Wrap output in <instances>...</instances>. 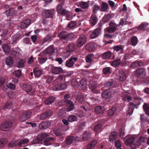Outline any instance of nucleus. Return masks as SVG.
Returning a JSON list of instances; mask_svg holds the SVG:
<instances>
[{
  "instance_id": "nucleus-1",
  "label": "nucleus",
  "mask_w": 149,
  "mask_h": 149,
  "mask_svg": "<svg viewBox=\"0 0 149 149\" xmlns=\"http://www.w3.org/2000/svg\"><path fill=\"white\" fill-rule=\"evenodd\" d=\"M142 101H138L136 104H134L132 102H130L128 105V109L126 112L127 116H130L132 114L134 108L137 109L138 106L140 104Z\"/></svg>"
},
{
  "instance_id": "nucleus-2",
  "label": "nucleus",
  "mask_w": 149,
  "mask_h": 149,
  "mask_svg": "<svg viewBox=\"0 0 149 149\" xmlns=\"http://www.w3.org/2000/svg\"><path fill=\"white\" fill-rule=\"evenodd\" d=\"M86 37L84 35H79L76 42V46L79 47H81L86 42Z\"/></svg>"
},
{
  "instance_id": "nucleus-3",
  "label": "nucleus",
  "mask_w": 149,
  "mask_h": 149,
  "mask_svg": "<svg viewBox=\"0 0 149 149\" xmlns=\"http://www.w3.org/2000/svg\"><path fill=\"white\" fill-rule=\"evenodd\" d=\"M57 10L58 13H61L63 15H65L66 14V17L68 20H69L71 18V16L69 14L67 13L65 10H64L60 4H59L57 8Z\"/></svg>"
},
{
  "instance_id": "nucleus-4",
  "label": "nucleus",
  "mask_w": 149,
  "mask_h": 149,
  "mask_svg": "<svg viewBox=\"0 0 149 149\" xmlns=\"http://www.w3.org/2000/svg\"><path fill=\"white\" fill-rule=\"evenodd\" d=\"M117 78L120 81H125L126 79L125 71L124 70L118 71L117 74Z\"/></svg>"
},
{
  "instance_id": "nucleus-5",
  "label": "nucleus",
  "mask_w": 149,
  "mask_h": 149,
  "mask_svg": "<svg viewBox=\"0 0 149 149\" xmlns=\"http://www.w3.org/2000/svg\"><path fill=\"white\" fill-rule=\"evenodd\" d=\"M136 73L138 77L140 79H143L146 76V70L142 68H138L136 70Z\"/></svg>"
},
{
  "instance_id": "nucleus-6",
  "label": "nucleus",
  "mask_w": 149,
  "mask_h": 149,
  "mask_svg": "<svg viewBox=\"0 0 149 149\" xmlns=\"http://www.w3.org/2000/svg\"><path fill=\"white\" fill-rule=\"evenodd\" d=\"M79 85L80 87L82 89H85L87 88V84L86 79H83L80 81L79 82L75 79V86H79Z\"/></svg>"
},
{
  "instance_id": "nucleus-7",
  "label": "nucleus",
  "mask_w": 149,
  "mask_h": 149,
  "mask_svg": "<svg viewBox=\"0 0 149 149\" xmlns=\"http://www.w3.org/2000/svg\"><path fill=\"white\" fill-rule=\"evenodd\" d=\"M118 26V25L111 22L109 23V26L107 28L106 30L108 33H113L116 30Z\"/></svg>"
},
{
  "instance_id": "nucleus-8",
  "label": "nucleus",
  "mask_w": 149,
  "mask_h": 149,
  "mask_svg": "<svg viewBox=\"0 0 149 149\" xmlns=\"http://www.w3.org/2000/svg\"><path fill=\"white\" fill-rule=\"evenodd\" d=\"M113 92L112 89H108L104 91L102 94V97L105 99H109L112 96Z\"/></svg>"
},
{
  "instance_id": "nucleus-9",
  "label": "nucleus",
  "mask_w": 149,
  "mask_h": 149,
  "mask_svg": "<svg viewBox=\"0 0 149 149\" xmlns=\"http://www.w3.org/2000/svg\"><path fill=\"white\" fill-rule=\"evenodd\" d=\"M49 68L52 70V73L54 74H60L63 72V70L60 67H54L53 65H49Z\"/></svg>"
},
{
  "instance_id": "nucleus-10",
  "label": "nucleus",
  "mask_w": 149,
  "mask_h": 149,
  "mask_svg": "<svg viewBox=\"0 0 149 149\" xmlns=\"http://www.w3.org/2000/svg\"><path fill=\"white\" fill-rule=\"evenodd\" d=\"M12 126V123L10 122H7L3 123L0 127L2 131H7Z\"/></svg>"
},
{
  "instance_id": "nucleus-11",
  "label": "nucleus",
  "mask_w": 149,
  "mask_h": 149,
  "mask_svg": "<svg viewBox=\"0 0 149 149\" xmlns=\"http://www.w3.org/2000/svg\"><path fill=\"white\" fill-rule=\"evenodd\" d=\"M54 52V47L53 45H51L48 47L46 50L42 52L40 55L42 56L43 54H52Z\"/></svg>"
},
{
  "instance_id": "nucleus-12",
  "label": "nucleus",
  "mask_w": 149,
  "mask_h": 149,
  "mask_svg": "<svg viewBox=\"0 0 149 149\" xmlns=\"http://www.w3.org/2000/svg\"><path fill=\"white\" fill-rule=\"evenodd\" d=\"M101 27L97 28L90 35V37L91 38H95L99 36L101 33Z\"/></svg>"
},
{
  "instance_id": "nucleus-13",
  "label": "nucleus",
  "mask_w": 149,
  "mask_h": 149,
  "mask_svg": "<svg viewBox=\"0 0 149 149\" xmlns=\"http://www.w3.org/2000/svg\"><path fill=\"white\" fill-rule=\"evenodd\" d=\"M98 19L95 14L92 13L90 19V23L91 25L93 26L95 25L97 23Z\"/></svg>"
},
{
  "instance_id": "nucleus-14",
  "label": "nucleus",
  "mask_w": 149,
  "mask_h": 149,
  "mask_svg": "<svg viewBox=\"0 0 149 149\" xmlns=\"http://www.w3.org/2000/svg\"><path fill=\"white\" fill-rule=\"evenodd\" d=\"M89 88L95 93L98 94L100 93V91L97 89V83L95 82H93L89 85Z\"/></svg>"
},
{
  "instance_id": "nucleus-15",
  "label": "nucleus",
  "mask_w": 149,
  "mask_h": 149,
  "mask_svg": "<svg viewBox=\"0 0 149 149\" xmlns=\"http://www.w3.org/2000/svg\"><path fill=\"white\" fill-rule=\"evenodd\" d=\"M67 85L64 83L55 85L53 87V90L57 91L61 90H63L66 87Z\"/></svg>"
},
{
  "instance_id": "nucleus-16",
  "label": "nucleus",
  "mask_w": 149,
  "mask_h": 149,
  "mask_svg": "<svg viewBox=\"0 0 149 149\" xmlns=\"http://www.w3.org/2000/svg\"><path fill=\"white\" fill-rule=\"evenodd\" d=\"M30 113L29 112H25L22 114L20 116V120L24 121L28 119L30 117Z\"/></svg>"
},
{
  "instance_id": "nucleus-17",
  "label": "nucleus",
  "mask_w": 149,
  "mask_h": 149,
  "mask_svg": "<svg viewBox=\"0 0 149 149\" xmlns=\"http://www.w3.org/2000/svg\"><path fill=\"white\" fill-rule=\"evenodd\" d=\"M144 64L143 63L142 61H136L132 63L131 67L132 68H135L137 67L143 66Z\"/></svg>"
},
{
  "instance_id": "nucleus-18",
  "label": "nucleus",
  "mask_w": 149,
  "mask_h": 149,
  "mask_svg": "<svg viewBox=\"0 0 149 149\" xmlns=\"http://www.w3.org/2000/svg\"><path fill=\"white\" fill-rule=\"evenodd\" d=\"M24 90L28 94H29L30 95L32 94L33 91L32 89V87L30 84H25L24 85Z\"/></svg>"
},
{
  "instance_id": "nucleus-19",
  "label": "nucleus",
  "mask_w": 149,
  "mask_h": 149,
  "mask_svg": "<svg viewBox=\"0 0 149 149\" xmlns=\"http://www.w3.org/2000/svg\"><path fill=\"white\" fill-rule=\"evenodd\" d=\"M51 123L49 121H46L42 122L40 125L39 127L41 129H45L49 127L51 125Z\"/></svg>"
},
{
  "instance_id": "nucleus-20",
  "label": "nucleus",
  "mask_w": 149,
  "mask_h": 149,
  "mask_svg": "<svg viewBox=\"0 0 149 149\" xmlns=\"http://www.w3.org/2000/svg\"><path fill=\"white\" fill-rule=\"evenodd\" d=\"M121 97L122 99L125 101L129 102L132 99V97L129 96V94L127 92L123 93L122 94Z\"/></svg>"
},
{
  "instance_id": "nucleus-21",
  "label": "nucleus",
  "mask_w": 149,
  "mask_h": 149,
  "mask_svg": "<svg viewBox=\"0 0 149 149\" xmlns=\"http://www.w3.org/2000/svg\"><path fill=\"white\" fill-rule=\"evenodd\" d=\"M112 53L110 51L105 52L101 54V58L104 59H110Z\"/></svg>"
},
{
  "instance_id": "nucleus-22",
  "label": "nucleus",
  "mask_w": 149,
  "mask_h": 149,
  "mask_svg": "<svg viewBox=\"0 0 149 149\" xmlns=\"http://www.w3.org/2000/svg\"><path fill=\"white\" fill-rule=\"evenodd\" d=\"M43 15L46 18L52 17L53 15V12L49 10H46L43 12Z\"/></svg>"
},
{
  "instance_id": "nucleus-23",
  "label": "nucleus",
  "mask_w": 149,
  "mask_h": 149,
  "mask_svg": "<svg viewBox=\"0 0 149 149\" xmlns=\"http://www.w3.org/2000/svg\"><path fill=\"white\" fill-rule=\"evenodd\" d=\"M95 111L97 114H101L103 113L105 109L104 107L99 106L95 107Z\"/></svg>"
},
{
  "instance_id": "nucleus-24",
  "label": "nucleus",
  "mask_w": 149,
  "mask_h": 149,
  "mask_svg": "<svg viewBox=\"0 0 149 149\" xmlns=\"http://www.w3.org/2000/svg\"><path fill=\"white\" fill-rule=\"evenodd\" d=\"M102 124L98 123L95 125L93 129V130L96 133H98V132H100L102 130Z\"/></svg>"
},
{
  "instance_id": "nucleus-25",
  "label": "nucleus",
  "mask_w": 149,
  "mask_h": 149,
  "mask_svg": "<svg viewBox=\"0 0 149 149\" xmlns=\"http://www.w3.org/2000/svg\"><path fill=\"white\" fill-rule=\"evenodd\" d=\"M103 73L104 75H108L112 73V68L110 67H107L103 68L102 70Z\"/></svg>"
},
{
  "instance_id": "nucleus-26",
  "label": "nucleus",
  "mask_w": 149,
  "mask_h": 149,
  "mask_svg": "<svg viewBox=\"0 0 149 149\" xmlns=\"http://www.w3.org/2000/svg\"><path fill=\"white\" fill-rule=\"evenodd\" d=\"M117 136V133L115 132H112L109 136V141L110 142H113L114 140L116 139Z\"/></svg>"
},
{
  "instance_id": "nucleus-27",
  "label": "nucleus",
  "mask_w": 149,
  "mask_h": 149,
  "mask_svg": "<svg viewBox=\"0 0 149 149\" xmlns=\"http://www.w3.org/2000/svg\"><path fill=\"white\" fill-rule=\"evenodd\" d=\"M54 138L51 136L45 139L44 141V143L45 146H49L52 144V141Z\"/></svg>"
},
{
  "instance_id": "nucleus-28",
  "label": "nucleus",
  "mask_w": 149,
  "mask_h": 149,
  "mask_svg": "<svg viewBox=\"0 0 149 149\" xmlns=\"http://www.w3.org/2000/svg\"><path fill=\"white\" fill-rule=\"evenodd\" d=\"M84 110H80L77 113H75V121L79 119L81 117L84 115V113L82 111Z\"/></svg>"
},
{
  "instance_id": "nucleus-29",
  "label": "nucleus",
  "mask_w": 149,
  "mask_h": 149,
  "mask_svg": "<svg viewBox=\"0 0 149 149\" xmlns=\"http://www.w3.org/2000/svg\"><path fill=\"white\" fill-rule=\"evenodd\" d=\"M55 97L53 96L49 97L45 100V103L46 104H49L53 102L55 100Z\"/></svg>"
},
{
  "instance_id": "nucleus-30",
  "label": "nucleus",
  "mask_w": 149,
  "mask_h": 149,
  "mask_svg": "<svg viewBox=\"0 0 149 149\" xmlns=\"http://www.w3.org/2000/svg\"><path fill=\"white\" fill-rule=\"evenodd\" d=\"M97 141L95 140H93L90 142L87 146V149H91L94 147L96 144Z\"/></svg>"
},
{
  "instance_id": "nucleus-31",
  "label": "nucleus",
  "mask_w": 149,
  "mask_h": 149,
  "mask_svg": "<svg viewBox=\"0 0 149 149\" xmlns=\"http://www.w3.org/2000/svg\"><path fill=\"white\" fill-rule=\"evenodd\" d=\"M49 135V134L46 133L40 134L38 136L37 139L40 141H42L45 138Z\"/></svg>"
},
{
  "instance_id": "nucleus-32",
  "label": "nucleus",
  "mask_w": 149,
  "mask_h": 149,
  "mask_svg": "<svg viewBox=\"0 0 149 149\" xmlns=\"http://www.w3.org/2000/svg\"><path fill=\"white\" fill-rule=\"evenodd\" d=\"M94 58V55L93 54H88L86 58V61L88 63H91L93 61Z\"/></svg>"
},
{
  "instance_id": "nucleus-33",
  "label": "nucleus",
  "mask_w": 149,
  "mask_h": 149,
  "mask_svg": "<svg viewBox=\"0 0 149 149\" xmlns=\"http://www.w3.org/2000/svg\"><path fill=\"white\" fill-rule=\"evenodd\" d=\"M148 25V24L143 22L136 28L139 31L143 30L147 27Z\"/></svg>"
},
{
  "instance_id": "nucleus-34",
  "label": "nucleus",
  "mask_w": 149,
  "mask_h": 149,
  "mask_svg": "<svg viewBox=\"0 0 149 149\" xmlns=\"http://www.w3.org/2000/svg\"><path fill=\"white\" fill-rule=\"evenodd\" d=\"M66 102L68 104V106L67 109V111H70L73 109V104L71 101L69 100H66Z\"/></svg>"
},
{
  "instance_id": "nucleus-35",
  "label": "nucleus",
  "mask_w": 149,
  "mask_h": 149,
  "mask_svg": "<svg viewBox=\"0 0 149 149\" xmlns=\"http://www.w3.org/2000/svg\"><path fill=\"white\" fill-rule=\"evenodd\" d=\"M75 5H76L78 6H80L83 9L86 8L88 6V3L86 2H80L78 3H75Z\"/></svg>"
},
{
  "instance_id": "nucleus-36",
  "label": "nucleus",
  "mask_w": 149,
  "mask_h": 149,
  "mask_svg": "<svg viewBox=\"0 0 149 149\" xmlns=\"http://www.w3.org/2000/svg\"><path fill=\"white\" fill-rule=\"evenodd\" d=\"M120 60L119 59H117L112 61L111 63V65L114 67H117L120 65Z\"/></svg>"
},
{
  "instance_id": "nucleus-37",
  "label": "nucleus",
  "mask_w": 149,
  "mask_h": 149,
  "mask_svg": "<svg viewBox=\"0 0 149 149\" xmlns=\"http://www.w3.org/2000/svg\"><path fill=\"white\" fill-rule=\"evenodd\" d=\"M143 108L146 113L148 116H149V104L146 103H144L143 105Z\"/></svg>"
},
{
  "instance_id": "nucleus-38",
  "label": "nucleus",
  "mask_w": 149,
  "mask_h": 149,
  "mask_svg": "<svg viewBox=\"0 0 149 149\" xmlns=\"http://www.w3.org/2000/svg\"><path fill=\"white\" fill-rule=\"evenodd\" d=\"M74 58L72 57L66 63V65L68 67H71L74 64Z\"/></svg>"
},
{
  "instance_id": "nucleus-39",
  "label": "nucleus",
  "mask_w": 149,
  "mask_h": 149,
  "mask_svg": "<svg viewBox=\"0 0 149 149\" xmlns=\"http://www.w3.org/2000/svg\"><path fill=\"white\" fill-rule=\"evenodd\" d=\"M131 45L133 46H135L138 43V38L136 36H132L131 38Z\"/></svg>"
},
{
  "instance_id": "nucleus-40",
  "label": "nucleus",
  "mask_w": 149,
  "mask_h": 149,
  "mask_svg": "<svg viewBox=\"0 0 149 149\" xmlns=\"http://www.w3.org/2000/svg\"><path fill=\"white\" fill-rule=\"evenodd\" d=\"M33 72L36 77H38L42 74V71L38 68H35L33 70Z\"/></svg>"
},
{
  "instance_id": "nucleus-41",
  "label": "nucleus",
  "mask_w": 149,
  "mask_h": 149,
  "mask_svg": "<svg viewBox=\"0 0 149 149\" xmlns=\"http://www.w3.org/2000/svg\"><path fill=\"white\" fill-rule=\"evenodd\" d=\"M69 35L68 33L65 31H63L60 33L58 35V36L60 38L63 39H66L68 38Z\"/></svg>"
},
{
  "instance_id": "nucleus-42",
  "label": "nucleus",
  "mask_w": 149,
  "mask_h": 149,
  "mask_svg": "<svg viewBox=\"0 0 149 149\" xmlns=\"http://www.w3.org/2000/svg\"><path fill=\"white\" fill-rule=\"evenodd\" d=\"M43 54L42 56H40V54L39 55V57H38V61L39 63L42 64L44 63L47 60V58L44 57V55Z\"/></svg>"
},
{
  "instance_id": "nucleus-43",
  "label": "nucleus",
  "mask_w": 149,
  "mask_h": 149,
  "mask_svg": "<svg viewBox=\"0 0 149 149\" xmlns=\"http://www.w3.org/2000/svg\"><path fill=\"white\" fill-rule=\"evenodd\" d=\"M91 137V134L89 132L85 131L83 133L82 136V139L84 141L87 140Z\"/></svg>"
},
{
  "instance_id": "nucleus-44",
  "label": "nucleus",
  "mask_w": 149,
  "mask_h": 149,
  "mask_svg": "<svg viewBox=\"0 0 149 149\" xmlns=\"http://www.w3.org/2000/svg\"><path fill=\"white\" fill-rule=\"evenodd\" d=\"M76 100L79 103H82L84 101V97L83 94L81 93H78Z\"/></svg>"
},
{
  "instance_id": "nucleus-45",
  "label": "nucleus",
  "mask_w": 149,
  "mask_h": 149,
  "mask_svg": "<svg viewBox=\"0 0 149 149\" xmlns=\"http://www.w3.org/2000/svg\"><path fill=\"white\" fill-rule=\"evenodd\" d=\"M129 64V62L128 61H127L123 58L120 60V66L121 67H125L127 66Z\"/></svg>"
},
{
  "instance_id": "nucleus-46",
  "label": "nucleus",
  "mask_w": 149,
  "mask_h": 149,
  "mask_svg": "<svg viewBox=\"0 0 149 149\" xmlns=\"http://www.w3.org/2000/svg\"><path fill=\"white\" fill-rule=\"evenodd\" d=\"M6 65H12L13 63V60L12 58L10 56L8 57L6 60Z\"/></svg>"
},
{
  "instance_id": "nucleus-47",
  "label": "nucleus",
  "mask_w": 149,
  "mask_h": 149,
  "mask_svg": "<svg viewBox=\"0 0 149 149\" xmlns=\"http://www.w3.org/2000/svg\"><path fill=\"white\" fill-rule=\"evenodd\" d=\"M108 8V5L105 2H103L101 6V11L103 12H106L107 11V9Z\"/></svg>"
},
{
  "instance_id": "nucleus-48",
  "label": "nucleus",
  "mask_w": 149,
  "mask_h": 149,
  "mask_svg": "<svg viewBox=\"0 0 149 149\" xmlns=\"http://www.w3.org/2000/svg\"><path fill=\"white\" fill-rule=\"evenodd\" d=\"M111 18V15L110 14H108L104 16L102 21L104 23H106L109 21Z\"/></svg>"
},
{
  "instance_id": "nucleus-49",
  "label": "nucleus",
  "mask_w": 149,
  "mask_h": 149,
  "mask_svg": "<svg viewBox=\"0 0 149 149\" xmlns=\"http://www.w3.org/2000/svg\"><path fill=\"white\" fill-rule=\"evenodd\" d=\"M116 111V109L114 107L112 108L107 111V114L109 116H111L114 114Z\"/></svg>"
},
{
  "instance_id": "nucleus-50",
  "label": "nucleus",
  "mask_w": 149,
  "mask_h": 149,
  "mask_svg": "<svg viewBox=\"0 0 149 149\" xmlns=\"http://www.w3.org/2000/svg\"><path fill=\"white\" fill-rule=\"evenodd\" d=\"M113 48L114 51H116L117 52H121L123 50L122 46L120 45L114 46Z\"/></svg>"
},
{
  "instance_id": "nucleus-51",
  "label": "nucleus",
  "mask_w": 149,
  "mask_h": 149,
  "mask_svg": "<svg viewBox=\"0 0 149 149\" xmlns=\"http://www.w3.org/2000/svg\"><path fill=\"white\" fill-rule=\"evenodd\" d=\"M86 48L89 51H93L95 49V47L92 43H90L87 44Z\"/></svg>"
},
{
  "instance_id": "nucleus-52",
  "label": "nucleus",
  "mask_w": 149,
  "mask_h": 149,
  "mask_svg": "<svg viewBox=\"0 0 149 149\" xmlns=\"http://www.w3.org/2000/svg\"><path fill=\"white\" fill-rule=\"evenodd\" d=\"M2 48L3 51L6 53H8L10 49V48L7 44H4L2 46Z\"/></svg>"
},
{
  "instance_id": "nucleus-53",
  "label": "nucleus",
  "mask_w": 149,
  "mask_h": 149,
  "mask_svg": "<svg viewBox=\"0 0 149 149\" xmlns=\"http://www.w3.org/2000/svg\"><path fill=\"white\" fill-rule=\"evenodd\" d=\"M74 137L73 136H68L66 139L65 143L68 145H70L73 141Z\"/></svg>"
},
{
  "instance_id": "nucleus-54",
  "label": "nucleus",
  "mask_w": 149,
  "mask_h": 149,
  "mask_svg": "<svg viewBox=\"0 0 149 149\" xmlns=\"http://www.w3.org/2000/svg\"><path fill=\"white\" fill-rule=\"evenodd\" d=\"M134 140L135 138L134 137L130 138L126 140L125 143L127 145H132Z\"/></svg>"
},
{
  "instance_id": "nucleus-55",
  "label": "nucleus",
  "mask_w": 149,
  "mask_h": 149,
  "mask_svg": "<svg viewBox=\"0 0 149 149\" xmlns=\"http://www.w3.org/2000/svg\"><path fill=\"white\" fill-rule=\"evenodd\" d=\"M16 50L14 49H10L11 53L13 55L15 56H17L18 54V51L19 50V49L18 48H17L15 49Z\"/></svg>"
},
{
  "instance_id": "nucleus-56",
  "label": "nucleus",
  "mask_w": 149,
  "mask_h": 149,
  "mask_svg": "<svg viewBox=\"0 0 149 149\" xmlns=\"http://www.w3.org/2000/svg\"><path fill=\"white\" fill-rule=\"evenodd\" d=\"M113 82V81H107L105 84L104 86L107 87H111V88L114 87Z\"/></svg>"
},
{
  "instance_id": "nucleus-57",
  "label": "nucleus",
  "mask_w": 149,
  "mask_h": 149,
  "mask_svg": "<svg viewBox=\"0 0 149 149\" xmlns=\"http://www.w3.org/2000/svg\"><path fill=\"white\" fill-rule=\"evenodd\" d=\"M6 13L7 16H13L15 15L16 12L13 10H8L6 11Z\"/></svg>"
},
{
  "instance_id": "nucleus-58",
  "label": "nucleus",
  "mask_w": 149,
  "mask_h": 149,
  "mask_svg": "<svg viewBox=\"0 0 149 149\" xmlns=\"http://www.w3.org/2000/svg\"><path fill=\"white\" fill-rule=\"evenodd\" d=\"M29 141L28 139H22L17 144L19 146H21L22 144H24L27 143L29 142Z\"/></svg>"
},
{
  "instance_id": "nucleus-59",
  "label": "nucleus",
  "mask_w": 149,
  "mask_h": 149,
  "mask_svg": "<svg viewBox=\"0 0 149 149\" xmlns=\"http://www.w3.org/2000/svg\"><path fill=\"white\" fill-rule=\"evenodd\" d=\"M24 61L23 60H20L18 63L17 67L19 68H22L25 66Z\"/></svg>"
},
{
  "instance_id": "nucleus-60",
  "label": "nucleus",
  "mask_w": 149,
  "mask_h": 149,
  "mask_svg": "<svg viewBox=\"0 0 149 149\" xmlns=\"http://www.w3.org/2000/svg\"><path fill=\"white\" fill-rule=\"evenodd\" d=\"M99 10H101L99 6L96 5H94L93 8V12L92 13L95 14Z\"/></svg>"
},
{
  "instance_id": "nucleus-61",
  "label": "nucleus",
  "mask_w": 149,
  "mask_h": 149,
  "mask_svg": "<svg viewBox=\"0 0 149 149\" xmlns=\"http://www.w3.org/2000/svg\"><path fill=\"white\" fill-rule=\"evenodd\" d=\"M8 142V140L6 139H0V146H3Z\"/></svg>"
},
{
  "instance_id": "nucleus-62",
  "label": "nucleus",
  "mask_w": 149,
  "mask_h": 149,
  "mask_svg": "<svg viewBox=\"0 0 149 149\" xmlns=\"http://www.w3.org/2000/svg\"><path fill=\"white\" fill-rule=\"evenodd\" d=\"M15 86L14 84L11 83H10L7 85L6 86V87L5 86L4 87V88L6 89H7V87L8 88H9L11 89H14L15 88Z\"/></svg>"
},
{
  "instance_id": "nucleus-63",
  "label": "nucleus",
  "mask_w": 149,
  "mask_h": 149,
  "mask_svg": "<svg viewBox=\"0 0 149 149\" xmlns=\"http://www.w3.org/2000/svg\"><path fill=\"white\" fill-rule=\"evenodd\" d=\"M132 56L130 54L128 53L124 55V56L123 58L126 60L128 61V60Z\"/></svg>"
},
{
  "instance_id": "nucleus-64",
  "label": "nucleus",
  "mask_w": 149,
  "mask_h": 149,
  "mask_svg": "<svg viewBox=\"0 0 149 149\" xmlns=\"http://www.w3.org/2000/svg\"><path fill=\"white\" fill-rule=\"evenodd\" d=\"M13 73L17 77H19L21 76V71L19 70L15 71Z\"/></svg>"
}]
</instances>
